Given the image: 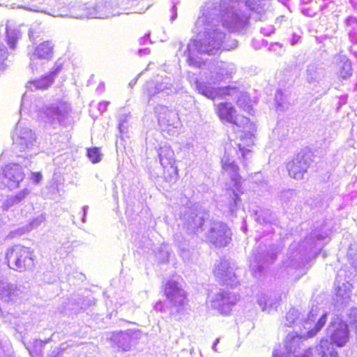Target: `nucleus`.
Returning a JSON list of instances; mask_svg holds the SVG:
<instances>
[{
  "label": "nucleus",
  "mask_w": 357,
  "mask_h": 357,
  "mask_svg": "<svg viewBox=\"0 0 357 357\" xmlns=\"http://www.w3.org/2000/svg\"><path fill=\"white\" fill-rule=\"evenodd\" d=\"M332 225L328 220L317 223L306 238L298 243L290 245L286 262L287 266L295 268L305 266L317 257L330 241Z\"/></svg>",
  "instance_id": "f257e3e1"
},
{
  "label": "nucleus",
  "mask_w": 357,
  "mask_h": 357,
  "mask_svg": "<svg viewBox=\"0 0 357 357\" xmlns=\"http://www.w3.org/2000/svg\"><path fill=\"white\" fill-rule=\"evenodd\" d=\"M70 15L77 19H103L120 15V10L114 0H91L73 5L70 8Z\"/></svg>",
  "instance_id": "f03ea898"
},
{
  "label": "nucleus",
  "mask_w": 357,
  "mask_h": 357,
  "mask_svg": "<svg viewBox=\"0 0 357 357\" xmlns=\"http://www.w3.org/2000/svg\"><path fill=\"white\" fill-rule=\"evenodd\" d=\"M222 169L227 172L233 182L231 189L227 191L226 215L229 217H236L237 212L243 207L241 196L243 194L241 180L239 174V167L234 162L225 155L222 160Z\"/></svg>",
  "instance_id": "7ed1b4c3"
},
{
  "label": "nucleus",
  "mask_w": 357,
  "mask_h": 357,
  "mask_svg": "<svg viewBox=\"0 0 357 357\" xmlns=\"http://www.w3.org/2000/svg\"><path fill=\"white\" fill-rule=\"evenodd\" d=\"M71 106L65 101L45 104L38 109L39 117L54 128L56 126L66 127L70 124Z\"/></svg>",
  "instance_id": "20e7f679"
},
{
  "label": "nucleus",
  "mask_w": 357,
  "mask_h": 357,
  "mask_svg": "<svg viewBox=\"0 0 357 357\" xmlns=\"http://www.w3.org/2000/svg\"><path fill=\"white\" fill-rule=\"evenodd\" d=\"M6 260L10 268L23 272L34 266L35 255L30 248L15 245L7 250Z\"/></svg>",
  "instance_id": "39448f33"
},
{
  "label": "nucleus",
  "mask_w": 357,
  "mask_h": 357,
  "mask_svg": "<svg viewBox=\"0 0 357 357\" xmlns=\"http://www.w3.org/2000/svg\"><path fill=\"white\" fill-rule=\"evenodd\" d=\"M164 293L169 304V313L172 315L183 314L188 299L182 285L174 280H168L164 286Z\"/></svg>",
  "instance_id": "423d86ee"
},
{
  "label": "nucleus",
  "mask_w": 357,
  "mask_h": 357,
  "mask_svg": "<svg viewBox=\"0 0 357 357\" xmlns=\"http://www.w3.org/2000/svg\"><path fill=\"white\" fill-rule=\"evenodd\" d=\"M179 86L174 83L171 77H162L161 81L149 80L144 86V93L148 97V103L152 100L165 99L178 93Z\"/></svg>",
  "instance_id": "0eeeda50"
},
{
  "label": "nucleus",
  "mask_w": 357,
  "mask_h": 357,
  "mask_svg": "<svg viewBox=\"0 0 357 357\" xmlns=\"http://www.w3.org/2000/svg\"><path fill=\"white\" fill-rule=\"evenodd\" d=\"M278 252L274 246L259 245L252 251L250 267L255 277L261 275L277 259Z\"/></svg>",
  "instance_id": "6e6552de"
},
{
  "label": "nucleus",
  "mask_w": 357,
  "mask_h": 357,
  "mask_svg": "<svg viewBox=\"0 0 357 357\" xmlns=\"http://www.w3.org/2000/svg\"><path fill=\"white\" fill-rule=\"evenodd\" d=\"M208 218V212L199 204H195L187 208L183 214V228L189 234L201 233Z\"/></svg>",
  "instance_id": "1a4fd4ad"
},
{
  "label": "nucleus",
  "mask_w": 357,
  "mask_h": 357,
  "mask_svg": "<svg viewBox=\"0 0 357 357\" xmlns=\"http://www.w3.org/2000/svg\"><path fill=\"white\" fill-rule=\"evenodd\" d=\"M313 153L308 147L301 149L294 158L287 164V169L291 177L300 180L303 178L310 164L313 161Z\"/></svg>",
  "instance_id": "9d476101"
},
{
  "label": "nucleus",
  "mask_w": 357,
  "mask_h": 357,
  "mask_svg": "<svg viewBox=\"0 0 357 357\" xmlns=\"http://www.w3.org/2000/svg\"><path fill=\"white\" fill-rule=\"evenodd\" d=\"M13 150L18 153L25 152L26 158L27 152L37 147V140L35 132L30 128L22 127L20 123L17 124L15 133L13 135Z\"/></svg>",
  "instance_id": "9b49d317"
},
{
  "label": "nucleus",
  "mask_w": 357,
  "mask_h": 357,
  "mask_svg": "<svg viewBox=\"0 0 357 357\" xmlns=\"http://www.w3.org/2000/svg\"><path fill=\"white\" fill-rule=\"evenodd\" d=\"M328 315V312L321 310L317 305H313L308 312L307 319L301 323L304 329L307 330L301 336L307 337L315 336L325 326Z\"/></svg>",
  "instance_id": "f8f14e48"
},
{
  "label": "nucleus",
  "mask_w": 357,
  "mask_h": 357,
  "mask_svg": "<svg viewBox=\"0 0 357 357\" xmlns=\"http://www.w3.org/2000/svg\"><path fill=\"white\" fill-rule=\"evenodd\" d=\"M330 342L337 347H343L350 338L348 324L339 317H333L326 329Z\"/></svg>",
  "instance_id": "ddd939ff"
},
{
  "label": "nucleus",
  "mask_w": 357,
  "mask_h": 357,
  "mask_svg": "<svg viewBox=\"0 0 357 357\" xmlns=\"http://www.w3.org/2000/svg\"><path fill=\"white\" fill-rule=\"evenodd\" d=\"M234 270V263H231L225 258H221L215 264L213 273L221 285L234 288L239 283Z\"/></svg>",
  "instance_id": "4468645a"
},
{
  "label": "nucleus",
  "mask_w": 357,
  "mask_h": 357,
  "mask_svg": "<svg viewBox=\"0 0 357 357\" xmlns=\"http://www.w3.org/2000/svg\"><path fill=\"white\" fill-rule=\"evenodd\" d=\"M24 175L22 166L17 163L7 165L2 170L0 169V188L12 190L18 188Z\"/></svg>",
  "instance_id": "2eb2a0df"
},
{
  "label": "nucleus",
  "mask_w": 357,
  "mask_h": 357,
  "mask_svg": "<svg viewBox=\"0 0 357 357\" xmlns=\"http://www.w3.org/2000/svg\"><path fill=\"white\" fill-rule=\"evenodd\" d=\"M207 238L216 247H225L231 240V231L226 223L214 220L210 225Z\"/></svg>",
  "instance_id": "dca6fc26"
},
{
  "label": "nucleus",
  "mask_w": 357,
  "mask_h": 357,
  "mask_svg": "<svg viewBox=\"0 0 357 357\" xmlns=\"http://www.w3.org/2000/svg\"><path fill=\"white\" fill-rule=\"evenodd\" d=\"M54 44L50 40L44 41L37 45L33 52H29V68L32 73L38 72L43 64L42 61H49L54 54Z\"/></svg>",
  "instance_id": "f3484780"
},
{
  "label": "nucleus",
  "mask_w": 357,
  "mask_h": 357,
  "mask_svg": "<svg viewBox=\"0 0 357 357\" xmlns=\"http://www.w3.org/2000/svg\"><path fill=\"white\" fill-rule=\"evenodd\" d=\"M139 331L128 329L112 332L107 339L110 340L113 347L123 351H128L130 349L132 345L139 339Z\"/></svg>",
  "instance_id": "a211bd4d"
},
{
  "label": "nucleus",
  "mask_w": 357,
  "mask_h": 357,
  "mask_svg": "<svg viewBox=\"0 0 357 357\" xmlns=\"http://www.w3.org/2000/svg\"><path fill=\"white\" fill-rule=\"evenodd\" d=\"M238 296L233 292L220 291L211 298V306L220 314L227 315L236 305Z\"/></svg>",
  "instance_id": "6ab92c4d"
},
{
  "label": "nucleus",
  "mask_w": 357,
  "mask_h": 357,
  "mask_svg": "<svg viewBox=\"0 0 357 357\" xmlns=\"http://www.w3.org/2000/svg\"><path fill=\"white\" fill-rule=\"evenodd\" d=\"M62 68L63 65L61 63L56 62L53 68L47 73L41 76L39 79L29 81L26 84V87L31 91L47 89L54 83L55 78L59 75Z\"/></svg>",
  "instance_id": "aec40b11"
},
{
  "label": "nucleus",
  "mask_w": 357,
  "mask_h": 357,
  "mask_svg": "<svg viewBox=\"0 0 357 357\" xmlns=\"http://www.w3.org/2000/svg\"><path fill=\"white\" fill-rule=\"evenodd\" d=\"M351 287V283L347 279L346 271L339 270L334 282L335 295L337 302L342 304L348 302L350 298Z\"/></svg>",
  "instance_id": "412c9836"
},
{
  "label": "nucleus",
  "mask_w": 357,
  "mask_h": 357,
  "mask_svg": "<svg viewBox=\"0 0 357 357\" xmlns=\"http://www.w3.org/2000/svg\"><path fill=\"white\" fill-rule=\"evenodd\" d=\"M295 357H339L338 353L327 338H322L319 344L314 348H309L301 356Z\"/></svg>",
  "instance_id": "4be33fe9"
},
{
  "label": "nucleus",
  "mask_w": 357,
  "mask_h": 357,
  "mask_svg": "<svg viewBox=\"0 0 357 357\" xmlns=\"http://www.w3.org/2000/svg\"><path fill=\"white\" fill-rule=\"evenodd\" d=\"M56 6L57 4L51 0H48L47 2H38L36 0H31L26 4L20 6L19 8L55 17L61 15L59 9L56 8Z\"/></svg>",
  "instance_id": "5701e85b"
},
{
  "label": "nucleus",
  "mask_w": 357,
  "mask_h": 357,
  "mask_svg": "<svg viewBox=\"0 0 357 357\" xmlns=\"http://www.w3.org/2000/svg\"><path fill=\"white\" fill-rule=\"evenodd\" d=\"M255 219L260 225L270 227L267 232H274V227H278L279 220L275 213L268 208L255 211Z\"/></svg>",
  "instance_id": "b1692460"
},
{
  "label": "nucleus",
  "mask_w": 357,
  "mask_h": 357,
  "mask_svg": "<svg viewBox=\"0 0 357 357\" xmlns=\"http://www.w3.org/2000/svg\"><path fill=\"white\" fill-rule=\"evenodd\" d=\"M197 89L200 94L212 100L216 97L229 94V89L227 87L215 88L203 82H198L197 84Z\"/></svg>",
  "instance_id": "393cba45"
},
{
  "label": "nucleus",
  "mask_w": 357,
  "mask_h": 357,
  "mask_svg": "<svg viewBox=\"0 0 357 357\" xmlns=\"http://www.w3.org/2000/svg\"><path fill=\"white\" fill-rule=\"evenodd\" d=\"M218 113L220 118L230 123L237 124V118L235 115L234 107L228 102H222L218 106Z\"/></svg>",
  "instance_id": "a878e982"
},
{
  "label": "nucleus",
  "mask_w": 357,
  "mask_h": 357,
  "mask_svg": "<svg viewBox=\"0 0 357 357\" xmlns=\"http://www.w3.org/2000/svg\"><path fill=\"white\" fill-rule=\"evenodd\" d=\"M300 338L297 336L288 335L286 337L284 347L287 353L278 352L277 350L273 351V357H289V355L294 354L299 347Z\"/></svg>",
  "instance_id": "bb28decb"
},
{
  "label": "nucleus",
  "mask_w": 357,
  "mask_h": 357,
  "mask_svg": "<svg viewBox=\"0 0 357 357\" xmlns=\"http://www.w3.org/2000/svg\"><path fill=\"white\" fill-rule=\"evenodd\" d=\"M257 302L262 311L268 312L272 310H276L280 305L279 300L275 296L272 297L266 294L258 295Z\"/></svg>",
  "instance_id": "cd10ccee"
},
{
  "label": "nucleus",
  "mask_w": 357,
  "mask_h": 357,
  "mask_svg": "<svg viewBox=\"0 0 357 357\" xmlns=\"http://www.w3.org/2000/svg\"><path fill=\"white\" fill-rule=\"evenodd\" d=\"M325 76V69L316 63H310L306 69V80L312 84L319 82Z\"/></svg>",
  "instance_id": "c85d7f7f"
},
{
  "label": "nucleus",
  "mask_w": 357,
  "mask_h": 357,
  "mask_svg": "<svg viewBox=\"0 0 357 357\" xmlns=\"http://www.w3.org/2000/svg\"><path fill=\"white\" fill-rule=\"evenodd\" d=\"M16 285L0 278V303H8L13 300Z\"/></svg>",
  "instance_id": "c756f323"
},
{
  "label": "nucleus",
  "mask_w": 357,
  "mask_h": 357,
  "mask_svg": "<svg viewBox=\"0 0 357 357\" xmlns=\"http://www.w3.org/2000/svg\"><path fill=\"white\" fill-rule=\"evenodd\" d=\"M160 162L163 169L175 165L174 153L169 146H164L158 151Z\"/></svg>",
  "instance_id": "7c9ffc66"
},
{
  "label": "nucleus",
  "mask_w": 357,
  "mask_h": 357,
  "mask_svg": "<svg viewBox=\"0 0 357 357\" xmlns=\"http://www.w3.org/2000/svg\"><path fill=\"white\" fill-rule=\"evenodd\" d=\"M29 193L30 191L27 188H24L14 195L8 196L2 204L3 210L8 211L12 206L19 204Z\"/></svg>",
  "instance_id": "2f4dec72"
},
{
  "label": "nucleus",
  "mask_w": 357,
  "mask_h": 357,
  "mask_svg": "<svg viewBox=\"0 0 357 357\" xmlns=\"http://www.w3.org/2000/svg\"><path fill=\"white\" fill-rule=\"evenodd\" d=\"M22 37V33L20 30L17 27H11L9 25H6V40L8 45L11 50H15L17 47L18 40Z\"/></svg>",
  "instance_id": "473e14b6"
},
{
  "label": "nucleus",
  "mask_w": 357,
  "mask_h": 357,
  "mask_svg": "<svg viewBox=\"0 0 357 357\" xmlns=\"http://www.w3.org/2000/svg\"><path fill=\"white\" fill-rule=\"evenodd\" d=\"M174 240L180 250V255L182 258L185 261L189 260L190 258V251L188 248V243L187 241L183 237L181 234H176L174 236Z\"/></svg>",
  "instance_id": "72a5a7b5"
},
{
  "label": "nucleus",
  "mask_w": 357,
  "mask_h": 357,
  "mask_svg": "<svg viewBox=\"0 0 357 357\" xmlns=\"http://www.w3.org/2000/svg\"><path fill=\"white\" fill-rule=\"evenodd\" d=\"M340 63L338 75L342 79H347L352 75L351 61L347 58H343Z\"/></svg>",
  "instance_id": "f704fd0d"
},
{
  "label": "nucleus",
  "mask_w": 357,
  "mask_h": 357,
  "mask_svg": "<svg viewBox=\"0 0 357 357\" xmlns=\"http://www.w3.org/2000/svg\"><path fill=\"white\" fill-rule=\"evenodd\" d=\"M275 100L278 106V109L283 110L285 107L290 104L287 91H283L282 89H277L275 94Z\"/></svg>",
  "instance_id": "c9c22d12"
},
{
  "label": "nucleus",
  "mask_w": 357,
  "mask_h": 357,
  "mask_svg": "<svg viewBox=\"0 0 357 357\" xmlns=\"http://www.w3.org/2000/svg\"><path fill=\"white\" fill-rule=\"evenodd\" d=\"M178 168L175 165H169L167 168L164 169L163 179L169 184L174 183L178 177Z\"/></svg>",
  "instance_id": "e433bc0d"
},
{
  "label": "nucleus",
  "mask_w": 357,
  "mask_h": 357,
  "mask_svg": "<svg viewBox=\"0 0 357 357\" xmlns=\"http://www.w3.org/2000/svg\"><path fill=\"white\" fill-rule=\"evenodd\" d=\"M130 117L131 116L130 114L121 113L119 116L118 128L122 138L124 136L128 137V121Z\"/></svg>",
  "instance_id": "4c0bfd02"
},
{
  "label": "nucleus",
  "mask_w": 357,
  "mask_h": 357,
  "mask_svg": "<svg viewBox=\"0 0 357 357\" xmlns=\"http://www.w3.org/2000/svg\"><path fill=\"white\" fill-rule=\"evenodd\" d=\"M155 113L158 115L160 122L169 121V118L172 114L174 115V112L169 110L167 106L158 105L154 108Z\"/></svg>",
  "instance_id": "58836bf2"
},
{
  "label": "nucleus",
  "mask_w": 357,
  "mask_h": 357,
  "mask_svg": "<svg viewBox=\"0 0 357 357\" xmlns=\"http://www.w3.org/2000/svg\"><path fill=\"white\" fill-rule=\"evenodd\" d=\"M299 316L300 313L298 310L295 308L290 309L286 314L284 325L287 327H291L293 324L296 323Z\"/></svg>",
  "instance_id": "ea45409f"
},
{
  "label": "nucleus",
  "mask_w": 357,
  "mask_h": 357,
  "mask_svg": "<svg viewBox=\"0 0 357 357\" xmlns=\"http://www.w3.org/2000/svg\"><path fill=\"white\" fill-rule=\"evenodd\" d=\"M117 3L118 8L120 10V14L123 13L132 7L137 6L142 0H114Z\"/></svg>",
  "instance_id": "a19ab883"
},
{
  "label": "nucleus",
  "mask_w": 357,
  "mask_h": 357,
  "mask_svg": "<svg viewBox=\"0 0 357 357\" xmlns=\"http://www.w3.org/2000/svg\"><path fill=\"white\" fill-rule=\"evenodd\" d=\"M86 155L93 163H97L101 160L102 154L98 147L88 149Z\"/></svg>",
  "instance_id": "79ce46f5"
},
{
  "label": "nucleus",
  "mask_w": 357,
  "mask_h": 357,
  "mask_svg": "<svg viewBox=\"0 0 357 357\" xmlns=\"http://www.w3.org/2000/svg\"><path fill=\"white\" fill-rule=\"evenodd\" d=\"M170 252L167 249L166 246H161L158 250L157 257L160 263H167L169 261Z\"/></svg>",
  "instance_id": "37998d69"
},
{
  "label": "nucleus",
  "mask_w": 357,
  "mask_h": 357,
  "mask_svg": "<svg viewBox=\"0 0 357 357\" xmlns=\"http://www.w3.org/2000/svg\"><path fill=\"white\" fill-rule=\"evenodd\" d=\"M296 190L294 189H286L280 192V199L284 202H290L291 199L296 196Z\"/></svg>",
  "instance_id": "c03bdc74"
},
{
  "label": "nucleus",
  "mask_w": 357,
  "mask_h": 357,
  "mask_svg": "<svg viewBox=\"0 0 357 357\" xmlns=\"http://www.w3.org/2000/svg\"><path fill=\"white\" fill-rule=\"evenodd\" d=\"M45 220V216L43 213L32 218L29 222V228L27 229L28 231H30L34 228L40 226L44 221Z\"/></svg>",
  "instance_id": "a18cd8bd"
},
{
  "label": "nucleus",
  "mask_w": 357,
  "mask_h": 357,
  "mask_svg": "<svg viewBox=\"0 0 357 357\" xmlns=\"http://www.w3.org/2000/svg\"><path fill=\"white\" fill-rule=\"evenodd\" d=\"M348 318L351 324L355 325V333L357 334V307H352L349 310L348 313Z\"/></svg>",
  "instance_id": "49530a36"
},
{
  "label": "nucleus",
  "mask_w": 357,
  "mask_h": 357,
  "mask_svg": "<svg viewBox=\"0 0 357 357\" xmlns=\"http://www.w3.org/2000/svg\"><path fill=\"white\" fill-rule=\"evenodd\" d=\"M347 256L351 266L357 270V252H354V249L350 248Z\"/></svg>",
  "instance_id": "de8ad7c7"
},
{
  "label": "nucleus",
  "mask_w": 357,
  "mask_h": 357,
  "mask_svg": "<svg viewBox=\"0 0 357 357\" xmlns=\"http://www.w3.org/2000/svg\"><path fill=\"white\" fill-rule=\"evenodd\" d=\"M269 50L279 55H282L284 52L282 44L280 43H272L269 47Z\"/></svg>",
  "instance_id": "09e8293b"
},
{
  "label": "nucleus",
  "mask_w": 357,
  "mask_h": 357,
  "mask_svg": "<svg viewBox=\"0 0 357 357\" xmlns=\"http://www.w3.org/2000/svg\"><path fill=\"white\" fill-rule=\"evenodd\" d=\"M349 40L353 45H357V29L353 27L348 32Z\"/></svg>",
  "instance_id": "8fccbe9b"
},
{
  "label": "nucleus",
  "mask_w": 357,
  "mask_h": 357,
  "mask_svg": "<svg viewBox=\"0 0 357 357\" xmlns=\"http://www.w3.org/2000/svg\"><path fill=\"white\" fill-rule=\"evenodd\" d=\"M301 38V36L300 34L296 33H292L290 38L289 39V43L291 44V45L294 46V45H297L299 43Z\"/></svg>",
  "instance_id": "3c124183"
},
{
  "label": "nucleus",
  "mask_w": 357,
  "mask_h": 357,
  "mask_svg": "<svg viewBox=\"0 0 357 357\" xmlns=\"http://www.w3.org/2000/svg\"><path fill=\"white\" fill-rule=\"evenodd\" d=\"M43 175L40 172H31V180L35 184L39 183L42 180Z\"/></svg>",
  "instance_id": "603ef678"
},
{
  "label": "nucleus",
  "mask_w": 357,
  "mask_h": 357,
  "mask_svg": "<svg viewBox=\"0 0 357 357\" xmlns=\"http://www.w3.org/2000/svg\"><path fill=\"white\" fill-rule=\"evenodd\" d=\"M275 31V28L273 26H268L267 27H261L260 32L265 36H270Z\"/></svg>",
  "instance_id": "864d4df0"
},
{
  "label": "nucleus",
  "mask_w": 357,
  "mask_h": 357,
  "mask_svg": "<svg viewBox=\"0 0 357 357\" xmlns=\"http://www.w3.org/2000/svg\"><path fill=\"white\" fill-rule=\"evenodd\" d=\"M347 26H351L353 24H357V17L349 15L348 16L344 21Z\"/></svg>",
  "instance_id": "5fc2aeb1"
},
{
  "label": "nucleus",
  "mask_w": 357,
  "mask_h": 357,
  "mask_svg": "<svg viewBox=\"0 0 357 357\" xmlns=\"http://www.w3.org/2000/svg\"><path fill=\"white\" fill-rule=\"evenodd\" d=\"M91 301L90 298H85L82 299V303L79 309V312H84L86 310V306L91 305Z\"/></svg>",
  "instance_id": "6e6d98bb"
},
{
  "label": "nucleus",
  "mask_w": 357,
  "mask_h": 357,
  "mask_svg": "<svg viewBox=\"0 0 357 357\" xmlns=\"http://www.w3.org/2000/svg\"><path fill=\"white\" fill-rule=\"evenodd\" d=\"M348 95L344 94L342 96H340L339 97L338 102H337V109H340V107L345 105L347 102Z\"/></svg>",
  "instance_id": "4d7b16f0"
},
{
  "label": "nucleus",
  "mask_w": 357,
  "mask_h": 357,
  "mask_svg": "<svg viewBox=\"0 0 357 357\" xmlns=\"http://www.w3.org/2000/svg\"><path fill=\"white\" fill-rule=\"evenodd\" d=\"M8 346L9 344L7 340H0V357H2V354L6 351L5 348Z\"/></svg>",
  "instance_id": "13d9d810"
},
{
  "label": "nucleus",
  "mask_w": 357,
  "mask_h": 357,
  "mask_svg": "<svg viewBox=\"0 0 357 357\" xmlns=\"http://www.w3.org/2000/svg\"><path fill=\"white\" fill-rule=\"evenodd\" d=\"M154 309L155 310L160 311L161 312H166L165 304L161 301H158L155 304Z\"/></svg>",
  "instance_id": "bf43d9fd"
},
{
  "label": "nucleus",
  "mask_w": 357,
  "mask_h": 357,
  "mask_svg": "<svg viewBox=\"0 0 357 357\" xmlns=\"http://www.w3.org/2000/svg\"><path fill=\"white\" fill-rule=\"evenodd\" d=\"M170 12H171V15H170V21L172 22H174L176 17H177V8L175 4H174L171 9H170Z\"/></svg>",
  "instance_id": "052dcab7"
},
{
  "label": "nucleus",
  "mask_w": 357,
  "mask_h": 357,
  "mask_svg": "<svg viewBox=\"0 0 357 357\" xmlns=\"http://www.w3.org/2000/svg\"><path fill=\"white\" fill-rule=\"evenodd\" d=\"M45 342L42 341L41 340H36L34 342V347L36 350H38V351H41L42 349L44 347Z\"/></svg>",
  "instance_id": "680f3d73"
},
{
  "label": "nucleus",
  "mask_w": 357,
  "mask_h": 357,
  "mask_svg": "<svg viewBox=\"0 0 357 357\" xmlns=\"http://www.w3.org/2000/svg\"><path fill=\"white\" fill-rule=\"evenodd\" d=\"M109 104V102L105 101L102 102H100L98 105V109L100 113H103L107 110V106Z\"/></svg>",
  "instance_id": "e2e57ef3"
},
{
  "label": "nucleus",
  "mask_w": 357,
  "mask_h": 357,
  "mask_svg": "<svg viewBox=\"0 0 357 357\" xmlns=\"http://www.w3.org/2000/svg\"><path fill=\"white\" fill-rule=\"evenodd\" d=\"M146 41H149L150 43H151L150 40V34L149 33L145 34V36L144 37L139 39V43L141 45L146 44Z\"/></svg>",
  "instance_id": "0e129e2a"
},
{
  "label": "nucleus",
  "mask_w": 357,
  "mask_h": 357,
  "mask_svg": "<svg viewBox=\"0 0 357 357\" xmlns=\"http://www.w3.org/2000/svg\"><path fill=\"white\" fill-rule=\"evenodd\" d=\"M150 53V49L149 47L142 48L138 50V54L139 56H143L146 54H149Z\"/></svg>",
  "instance_id": "69168bd1"
},
{
  "label": "nucleus",
  "mask_w": 357,
  "mask_h": 357,
  "mask_svg": "<svg viewBox=\"0 0 357 357\" xmlns=\"http://www.w3.org/2000/svg\"><path fill=\"white\" fill-rule=\"evenodd\" d=\"M140 76V74H138L134 79H132L130 83L129 86L130 88H133L134 86L137 84L139 77Z\"/></svg>",
  "instance_id": "338daca9"
},
{
  "label": "nucleus",
  "mask_w": 357,
  "mask_h": 357,
  "mask_svg": "<svg viewBox=\"0 0 357 357\" xmlns=\"http://www.w3.org/2000/svg\"><path fill=\"white\" fill-rule=\"evenodd\" d=\"M59 354V351L58 349H54V350L51 351L50 353L48 354V357H58Z\"/></svg>",
  "instance_id": "774afa93"
}]
</instances>
